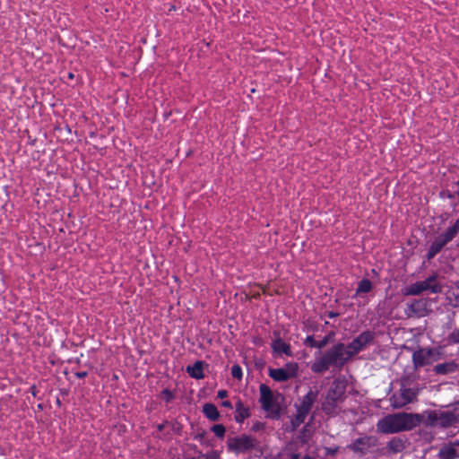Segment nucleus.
Listing matches in <instances>:
<instances>
[{
  "instance_id": "nucleus-28",
  "label": "nucleus",
  "mask_w": 459,
  "mask_h": 459,
  "mask_svg": "<svg viewBox=\"0 0 459 459\" xmlns=\"http://www.w3.org/2000/svg\"><path fill=\"white\" fill-rule=\"evenodd\" d=\"M448 342L451 343H459V329L456 328L450 333Z\"/></svg>"
},
{
  "instance_id": "nucleus-14",
  "label": "nucleus",
  "mask_w": 459,
  "mask_h": 459,
  "mask_svg": "<svg viewBox=\"0 0 459 459\" xmlns=\"http://www.w3.org/2000/svg\"><path fill=\"white\" fill-rule=\"evenodd\" d=\"M272 348L274 352L279 354L284 353L288 356L291 355L290 346L280 338L272 342Z\"/></svg>"
},
{
  "instance_id": "nucleus-12",
  "label": "nucleus",
  "mask_w": 459,
  "mask_h": 459,
  "mask_svg": "<svg viewBox=\"0 0 459 459\" xmlns=\"http://www.w3.org/2000/svg\"><path fill=\"white\" fill-rule=\"evenodd\" d=\"M446 245V243L440 238L438 235L434 241L431 243L427 256L429 259H432L434 256H436L442 248Z\"/></svg>"
},
{
  "instance_id": "nucleus-5",
  "label": "nucleus",
  "mask_w": 459,
  "mask_h": 459,
  "mask_svg": "<svg viewBox=\"0 0 459 459\" xmlns=\"http://www.w3.org/2000/svg\"><path fill=\"white\" fill-rule=\"evenodd\" d=\"M424 291L437 294L442 291V285L437 281L436 274L429 276L426 280L416 281L405 289L406 295H419Z\"/></svg>"
},
{
  "instance_id": "nucleus-17",
  "label": "nucleus",
  "mask_w": 459,
  "mask_h": 459,
  "mask_svg": "<svg viewBox=\"0 0 459 459\" xmlns=\"http://www.w3.org/2000/svg\"><path fill=\"white\" fill-rule=\"evenodd\" d=\"M456 368H457V364L455 362H446V363H441V364H437V366H435V371L437 374L452 373V372L455 371Z\"/></svg>"
},
{
  "instance_id": "nucleus-30",
  "label": "nucleus",
  "mask_w": 459,
  "mask_h": 459,
  "mask_svg": "<svg viewBox=\"0 0 459 459\" xmlns=\"http://www.w3.org/2000/svg\"><path fill=\"white\" fill-rule=\"evenodd\" d=\"M203 459H220V455L216 451H212L209 454L204 455Z\"/></svg>"
},
{
  "instance_id": "nucleus-19",
  "label": "nucleus",
  "mask_w": 459,
  "mask_h": 459,
  "mask_svg": "<svg viewBox=\"0 0 459 459\" xmlns=\"http://www.w3.org/2000/svg\"><path fill=\"white\" fill-rule=\"evenodd\" d=\"M316 394L314 392L310 391L304 396V398L302 400V403L299 408L303 409L305 412H309V411L312 407V404H313L314 401L316 400Z\"/></svg>"
},
{
  "instance_id": "nucleus-23",
  "label": "nucleus",
  "mask_w": 459,
  "mask_h": 459,
  "mask_svg": "<svg viewBox=\"0 0 459 459\" xmlns=\"http://www.w3.org/2000/svg\"><path fill=\"white\" fill-rule=\"evenodd\" d=\"M388 447L393 452L397 453V452H400V451H402L403 449L404 444H403V440L400 439V438H393L388 443Z\"/></svg>"
},
{
  "instance_id": "nucleus-6",
  "label": "nucleus",
  "mask_w": 459,
  "mask_h": 459,
  "mask_svg": "<svg viewBox=\"0 0 459 459\" xmlns=\"http://www.w3.org/2000/svg\"><path fill=\"white\" fill-rule=\"evenodd\" d=\"M417 395V388L402 384L399 391L391 396V404L394 408H402L408 403H412L416 399Z\"/></svg>"
},
{
  "instance_id": "nucleus-18",
  "label": "nucleus",
  "mask_w": 459,
  "mask_h": 459,
  "mask_svg": "<svg viewBox=\"0 0 459 459\" xmlns=\"http://www.w3.org/2000/svg\"><path fill=\"white\" fill-rule=\"evenodd\" d=\"M203 412L211 420H216L220 416L216 406L212 403L204 404L203 407Z\"/></svg>"
},
{
  "instance_id": "nucleus-15",
  "label": "nucleus",
  "mask_w": 459,
  "mask_h": 459,
  "mask_svg": "<svg viewBox=\"0 0 459 459\" xmlns=\"http://www.w3.org/2000/svg\"><path fill=\"white\" fill-rule=\"evenodd\" d=\"M371 439L368 437L358 438L352 445V449L356 452L364 453L370 447Z\"/></svg>"
},
{
  "instance_id": "nucleus-13",
  "label": "nucleus",
  "mask_w": 459,
  "mask_h": 459,
  "mask_svg": "<svg viewBox=\"0 0 459 459\" xmlns=\"http://www.w3.org/2000/svg\"><path fill=\"white\" fill-rule=\"evenodd\" d=\"M250 416L249 408L245 406L240 401L236 403L235 420L237 422H243Z\"/></svg>"
},
{
  "instance_id": "nucleus-20",
  "label": "nucleus",
  "mask_w": 459,
  "mask_h": 459,
  "mask_svg": "<svg viewBox=\"0 0 459 459\" xmlns=\"http://www.w3.org/2000/svg\"><path fill=\"white\" fill-rule=\"evenodd\" d=\"M269 376L275 381L278 382H283L287 381L288 376H286V373L284 372L283 368H271L269 369Z\"/></svg>"
},
{
  "instance_id": "nucleus-10",
  "label": "nucleus",
  "mask_w": 459,
  "mask_h": 459,
  "mask_svg": "<svg viewBox=\"0 0 459 459\" xmlns=\"http://www.w3.org/2000/svg\"><path fill=\"white\" fill-rule=\"evenodd\" d=\"M440 459H455L459 457V440L445 445L438 453Z\"/></svg>"
},
{
  "instance_id": "nucleus-4",
  "label": "nucleus",
  "mask_w": 459,
  "mask_h": 459,
  "mask_svg": "<svg viewBox=\"0 0 459 459\" xmlns=\"http://www.w3.org/2000/svg\"><path fill=\"white\" fill-rule=\"evenodd\" d=\"M344 393L345 384L342 381H334L322 403V409L327 414H334L338 404L342 401Z\"/></svg>"
},
{
  "instance_id": "nucleus-34",
  "label": "nucleus",
  "mask_w": 459,
  "mask_h": 459,
  "mask_svg": "<svg viewBox=\"0 0 459 459\" xmlns=\"http://www.w3.org/2000/svg\"><path fill=\"white\" fill-rule=\"evenodd\" d=\"M222 406L226 407V408H232V404L230 401H224L222 402Z\"/></svg>"
},
{
  "instance_id": "nucleus-32",
  "label": "nucleus",
  "mask_w": 459,
  "mask_h": 459,
  "mask_svg": "<svg viewBox=\"0 0 459 459\" xmlns=\"http://www.w3.org/2000/svg\"><path fill=\"white\" fill-rule=\"evenodd\" d=\"M227 395H228V392L226 390H220L217 394V396L221 399L227 397Z\"/></svg>"
},
{
  "instance_id": "nucleus-29",
  "label": "nucleus",
  "mask_w": 459,
  "mask_h": 459,
  "mask_svg": "<svg viewBox=\"0 0 459 459\" xmlns=\"http://www.w3.org/2000/svg\"><path fill=\"white\" fill-rule=\"evenodd\" d=\"M231 375L233 377L241 379L242 377V368L238 365H234L231 368Z\"/></svg>"
},
{
  "instance_id": "nucleus-35",
  "label": "nucleus",
  "mask_w": 459,
  "mask_h": 459,
  "mask_svg": "<svg viewBox=\"0 0 459 459\" xmlns=\"http://www.w3.org/2000/svg\"><path fill=\"white\" fill-rule=\"evenodd\" d=\"M77 376H78L79 377H85V376H86V373H85V372L78 373V374H77Z\"/></svg>"
},
{
  "instance_id": "nucleus-8",
  "label": "nucleus",
  "mask_w": 459,
  "mask_h": 459,
  "mask_svg": "<svg viewBox=\"0 0 459 459\" xmlns=\"http://www.w3.org/2000/svg\"><path fill=\"white\" fill-rule=\"evenodd\" d=\"M428 419L431 425L442 428L453 426L456 421V416L451 411H434Z\"/></svg>"
},
{
  "instance_id": "nucleus-11",
  "label": "nucleus",
  "mask_w": 459,
  "mask_h": 459,
  "mask_svg": "<svg viewBox=\"0 0 459 459\" xmlns=\"http://www.w3.org/2000/svg\"><path fill=\"white\" fill-rule=\"evenodd\" d=\"M431 357V351L421 349L413 353L412 359L416 367L424 366L429 363V359Z\"/></svg>"
},
{
  "instance_id": "nucleus-27",
  "label": "nucleus",
  "mask_w": 459,
  "mask_h": 459,
  "mask_svg": "<svg viewBox=\"0 0 459 459\" xmlns=\"http://www.w3.org/2000/svg\"><path fill=\"white\" fill-rule=\"evenodd\" d=\"M212 429L218 437H223L225 435V428L221 424L214 425Z\"/></svg>"
},
{
  "instance_id": "nucleus-3",
  "label": "nucleus",
  "mask_w": 459,
  "mask_h": 459,
  "mask_svg": "<svg viewBox=\"0 0 459 459\" xmlns=\"http://www.w3.org/2000/svg\"><path fill=\"white\" fill-rule=\"evenodd\" d=\"M260 399L262 408L265 411L269 417L276 419L280 417V394H274L269 386L264 384L260 385Z\"/></svg>"
},
{
  "instance_id": "nucleus-16",
  "label": "nucleus",
  "mask_w": 459,
  "mask_h": 459,
  "mask_svg": "<svg viewBox=\"0 0 459 459\" xmlns=\"http://www.w3.org/2000/svg\"><path fill=\"white\" fill-rule=\"evenodd\" d=\"M186 371L192 377L196 379H201L204 376L201 361H196L193 366H188Z\"/></svg>"
},
{
  "instance_id": "nucleus-26",
  "label": "nucleus",
  "mask_w": 459,
  "mask_h": 459,
  "mask_svg": "<svg viewBox=\"0 0 459 459\" xmlns=\"http://www.w3.org/2000/svg\"><path fill=\"white\" fill-rule=\"evenodd\" d=\"M446 232L454 238L459 233V219L453 225L448 227Z\"/></svg>"
},
{
  "instance_id": "nucleus-33",
  "label": "nucleus",
  "mask_w": 459,
  "mask_h": 459,
  "mask_svg": "<svg viewBox=\"0 0 459 459\" xmlns=\"http://www.w3.org/2000/svg\"><path fill=\"white\" fill-rule=\"evenodd\" d=\"M292 459H312L310 456H307V455H294L292 457Z\"/></svg>"
},
{
  "instance_id": "nucleus-2",
  "label": "nucleus",
  "mask_w": 459,
  "mask_h": 459,
  "mask_svg": "<svg viewBox=\"0 0 459 459\" xmlns=\"http://www.w3.org/2000/svg\"><path fill=\"white\" fill-rule=\"evenodd\" d=\"M418 423V416L410 413H394L384 417L377 423L378 429L383 433H397L410 430Z\"/></svg>"
},
{
  "instance_id": "nucleus-25",
  "label": "nucleus",
  "mask_w": 459,
  "mask_h": 459,
  "mask_svg": "<svg viewBox=\"0 0 459 459\" xmlns=\"http://www.w3.org/2000/svg\"><path fill=\"white\" fill-rule=\"evenodd\" d=\"M371 290V282L368 280H363L359 282L357 293L368 292Z\"/></svg>"
},
{
  "instance_id": "nucleus-22",
  "label": "nucleus",
  "mask_w": 459,
  "mask_h": 459,
  "mask_svg": "<svg viewBox=\"0 0 459 459\" xmlns=\"http://www.w3.org/2000/svg\"><path fill=\"white\" fill-rule=\"evenodd\" d=\"M328 342L327 337L324 338L321 341H316L312 336H307L305 340V344L310 347H316L318 349H321L325 347Z\"/></svg>"
},
{
  "instance_id": "nucleus-7",
  "label": "nucleus",
  "mask_w": 459,
  "mask_h": 459,
  "mask_svg": "<svg viewBox=\"0 0 459 459\" xmlns=\"http://www.w3.org/2000/svg\"><path fill=\"white\" fill-rule=\"evenodd\" d=\"M257 444L258 443L255 438L247 435L230 437L227 442L229 450L236 454L248 452L249 450L256 447Z\"/></svg>"
},
{
  "instance_id": "nucleus-21",
  "label": "nucleus",
  "mask_w": 459,
  "mask_h": 459,
  "mask_svg": "<svg viewBox=\"0 0 459 459\" xmlns=\"http://www.w3.org/2000/svg\"><path fill=\"white\" fill-rule=\"evenodd\" d=\"M282 368L286 373V376H288V379H290L297 377L299 371V365L296 362H289Z\"/></svg>"
},
{
  "instance_id": "nucleus-1",
  "label": "nucleus",
  "mask_w": 459,
  "mask_h": 459,
  "mask_svg": "<svg viewBox=\"0 0 459 459\" xmlns=\"http://www.w3.org/2000/svg\"><path fill=\"white\" fill-rule=\"evenodd\" d=\"M372 340L369 332L363 333L349 345L339 343L329 351L316 357L311 364V370L315 373H323L331 366L342 367L353 355L362 350Z\"/></svg>"
},
{
  "instance_id": "nucleus-9",
  "label": "nucleus",
  "mask_w": 459,
  "mask_h": 459,
  "mask_svg": "<svg viewBox=\"0 0 459 459\" xmlns=\"http://www.w3.org/2000/svg\"><path fill=\"white\" fill-rule=\"evenodd\" d=\"M430 311V301L428 299H414L407 304L405 313L409 317H423Z\"/></svg>"
},
{
  "instance_id": "nucleus-24",
  "label": "nucleus",
  "mask_w": 459,
  "mask_h": 459,
  "mask_svg": "<svg viewBox=\"0 0 459 459\" xmlns=\"http://www.w3.org/2000/svg\"><path fill=\"white\" fill-rule=\"evenodd\" d=\"M308 412H305L303 409L299 408L295 420L292 421L293 428L299 426L305 420Z\"/></svg>"
},
{
  "instance_id": "nucleus-31",
  "label": "nucleus",
  "mask_w": 459,
  "mask_h": 459,
  "mask_svg": "<svg viewBox=\"0 0 459 459\" xmlns=\"http://www.w3.org/2000/svg\"><path fill=\"white\" fill-rule=\"evenodd\" d=\"M439 236L446 244L453 239V238L449 236L448 233H446V231L440 234Z\"/></svg>"
}]
</instances>
